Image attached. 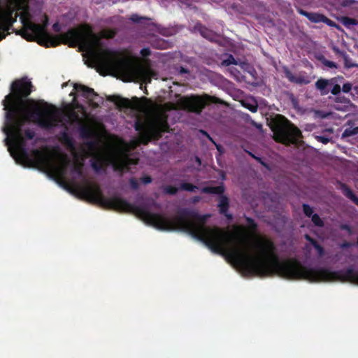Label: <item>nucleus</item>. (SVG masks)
Here are the masks:
<instances>
[{
  "label": "nucleus",
  "instance_id": "f257e3e1",
  "mask_svg": "<svg viewBox=\"0 0 358 358\" xmlns=\"http://www.w3.org/2000/svg\"><path fill=\"white\" fill-rule=\"evenodd\" d=\"M31 82L27 78L15 80L11 84V93L6 95L2 103L6 112V126L3 131L12 141L15 150L20 157L31 162L34 166H41L52 171L58 176H63L70 160L66 156L61 157V164L54 163L53 157L38 149L31 151V157L24 148L22 127L27 122H33L43 129H50L57 122V109L45 102L42 106L31 99H26L32 92ZM25 138L31 140L35 132L30 129L24 131Z\"/></svg>",
  "mask_w": 358,
  "mask_h": 358
},
{
  "label": "nucleus",
  "instance_id": "f03ea898",
  "mask_svg": "<svg viewBox=\"0 0 358 358\" xmlns=\"http://www.w3.org/2000/svg\"><path fill=\"white\" fill-rule=\"evenodd\" d=\"M259 255L248 252V276L265 278L278 275L288 280H306L313 282L341 281L358 285V271L353 268L332 271L325 268H309L296 258L279 260L274 253V243L260 239L256 244Z\"/></svg>",
  "mask_w": 358,
  "mask_h": 358
},
{
  "label": "nucleus",
  "instance_id": "7ed1b4c3",
  "mask_svg": "<svg viewBox=\"0 0 358 358\" xmlns=\"http://www.w3.org/2000/svg\"><path fill=\"white\" fill-rule=\"evenodd\" d=\"M62 38L78 44L90 52L92 59L101 69L121 73H129L140 80L151 82L152 71L141 66H134L120 52L100 47V37L87 24L78 29H70Z\"/></svg>",
  "mask_w": 358,
  "mask_h": 358
},
{
  "label": "nucleus",
  "instance_id": "20e7f679",
  "mask_svg": "<svg viewBox=\"0 0 358 358\" xmlns=\"http://www.w3.org/2000/svg\"><path fill=\"white\" fill-rule=\"evenodd\" d=\"M23 29L21 31L22 36L28 41H35L38 38V43L46 48L56 47L61 43L62 38L54 36L47 32L48 25V17L44 15V21L42 24L32 22L31 21L21 18Z\"/></svg>",
  "mask_w": 358,
  "mask_h": 358
},
{
  "label": "nucleus",
  "instance_id": "39448f33",
  "mask_svg": "<svg viewBox=\"0 0 358 358\" xmlns=\"http://www.w3.org/2000/svg\"><path fill=\"white\" fill-rule=\"evenodd\" d=\"M271 128L275 141L285 145L296 144L302 136L300 129L280 115L273 121Z\"/></svg>",
  "mask_w": 358,
  "mask_h": 358
},
{
  "label": "nucleus",
  "instance_id": "423d86ee",
  "mask_svg": "<svg viewBox=\"0 0 358 358\" xmlns=\"http://www.w3.org/2000/svg\"><path fill=\"white\" fill-rule=\"evenodd\" d=\"M134 129L136 131L143 133V135L148 139L147 141L151 138L158 140L162 138L164 133L169 131L167 115L162 113H156L148 125L138 118L134 123Z\"/></svg>",
  "mask_w": 358,
  "mask_h": 358
},
{
  "label": "nucleus",
  "instance_id": "0eeeda50",
  "mask_svg": "<svg viewBox=\"0 0 358 358\" xmlns=\"http://www.w3.org/2000/svg\"><path fill=\"white\" fill-rule=\"evenodd\" d=\"M215 103H220L217 98L208 94L191 95L180 99V104L182 109L199 115L206 106Z\"/></svg>",
  "mask_w": 358,
  "mask_h": 358
},
{
  "label": "nucleus",
  "instance_id": "6e6552de",
  "mask_svg": "<svg viewBox=\"0 0 358 358\" xmlns=\"http://www.w3.org/2000/svg\"><path fill=\"white\" fill-rule=\"evenodd\" d=\"M18 0H9L5 6H0V41L6 38L17 20L16 5Z\"/></svg>",
  "mask_w": 358,
  "mask_h": 358
},
{
  "label": "nucleus",
  "instance_id": "1a4fd4ad",
  "mask_svg": "<svg viewBox=\"0 0 358 358\" xmlns=\"http://www.w3.org/2000/svg\"><path fill=\"white\" fill-rule=\"evenodd\" d=\"M201 192L205 194L220 195L219 203L217 205L220 213L224 215L228 220L232 219L231 214L228 213L229 201V199L225 195H223L224 192V187L223 185L216 187H203L201 189Z\"/></svg>",
  "mask_w": 358,
  "mask_h": 358
},
{
  "label": "nucleus",
  "instance_id": "9d476101",
  "mask_svg": "<svg viewBox=\"0 0 358 358\" xmlns=\"http://www.w3.org/2000/svg\"><path fill=\"white\" fill-rule=\"evenodd\" d=\"M73 88L77 93H80L83 97L87 99L89 104L92 108H98L100 103H103L102 97L99 96L94 89L78 83L74 84Z\"/></svg>",
  "mask_w": 358,
  "mask_h": 358
},
{
  "label": "nucleus",
  "instance_id": "9b49d317",
  "mask_svg": "<svg viewBox=\"0 0 358 358\" xmlns=\"http://www.w3.org/2000/svg\"><path fill=\"white\" fill-rule=\"evenodd\" d=\"M315 85L316 89L320 91V94L322 96L329 94V87L333 86L332 89L331 90V92L334 95H338L340 94L341 90L340 85L336 83V78L329 80L320 78L316 81Z\"/></svg>",
  "mask_w": 358,
  "mask_h": 358
},
{
  "label": "nucleus",
  "instance_id": "f8f14e48",
  "mask_svg": "<svg viewBox=\"0 0 358 358\" xmlns=\"http://www.w3.org/2000/svg\"><path fill=\"white\" fill-rule=\"evenodd\" d=\"M107 99L109 101L113 102L120 110L122 109L137 110L139 106V99L136 96L133 97L131 101L127 98H122L117 95L109 96L107 97Z\"/></svg>",
  "mask_w": 358,
  "mask_h": 358
},
{
  "label": "nucleus",
  "instance_id": "ddd939ff",
  "mask_svg": "<svg viewBox=\"0 0 358 358\" xmlns=\"http://www.w3.org/2000/svg\"><path fill=\"white\" fill-rule=\"evenodd\" d=\"M282 71L285 74V76L288 79V80L292 83L298 84V85H307L310 83V80L308 76H306V73L303 74H299L298 76H294L292 71L289 69L287 66H282Z\"/></svg>",
  "mask_w": 358,
  "mask_h": 358
},
{
  "label": "nucleus",
  "instance_id": "4468645a",
  "mask_svg": "<svg viewBox=\"0 0 358 358\" xmlns=\"http://www.w3.org/2000/svg\"><path fill=\"white\" fill-rule=\"evenodd\" d=\"M131 159L128 156H124L117 159L113 164L114 170L120 172L128 171L131 164Z\"/></svg>",
  "mask_w": 358,
  "mask_h": 358
},
{
  "label": "nucleus",
  "instance_id": "2eb2a0df",
  "mask_svg": "<svg viewBox=\"0 0 358 358\" xmlns=\"http://www.w3.org/2000/svg\"><path fill=\"white\" fill-rule=\"evenodd\" d=\"M297 12L300 15L307 17L311 22L319 23L322 22L323 20L324 15L320 13L308 12L300 8H297Z\"/></svg>",
  "mask_w": 358,
  "mask_h": 358
},
{
  "label": "nucleus",
  "instance_id": "dca6fc26",
  "mask_svg": "<svg viewBox=\"0 0 358 358\" xmlns=\"http://www.w3.org/2000/svg\"><path fill=\"white\" fill-rule=\"evenodd\" d=\"M59 139V141L66 148L69 149H74V141L72 137H71L66 131L60 132Z\"/></svg>",
  "mask_w": 358,
  "mask_h": 358
},
{
  "label": "nucleus",
  "instance_id": "f3484780",
  "mask_svg": "<svg viewBox=\"0 0 358 358\" xmlns=\"http://www.w3.org/2000/svg\"><path fill=\"white\" fill-rule=\"evenodd\" d=\"M341 189L343 194L350 199L354 203L358 206V197L354 194L352 190L345 184H341Z\"/></svg>",
  "mask_w": 358,
  "mask_h": 358
},
{
  "label": "nucleus",
  "instance_id": "a211bd4d",
  "mask_svg": "<svg viewBox=\"0 0 358 358\" xmlns=\"http://www.w3.org/2000/svg\"><path fill=\"white\" fill-rule=\"evenodd\" d=\"M195 27L198 29L203 37L210 41L213 40L214 37V33L211 30L208 29L201 24H197Z\"/></svg>",
  "mask_w": 358,
  "mask_h": 358
},
{
  "label": "nucleus",
  "instance_id": "6ab92c4d",
  "mask_svg": "<svg viewBox=\"0 0 358 358\" xmlns=\"http://www.w3.org/2000/svg\"><path fill=\"white\" fill-rule=\"evenodd\" d=\"M80 136L83 139H90L92 137V131L87 126H81L79 129Z\"/></svg>",
  "mask_w": 358,
  "mask_h": 358
},
{
  "label": "nucleus",
  "instance_id": "aec40b11",
  "mask_svg": "<svg viewBox=\"0 0 358 358\" xmlns=\"http://www.w3.org/2000/svg\"><path fill=\"white\" fill-rule=\"evenodd\" d=\"M116 34L117 31L114 29H103L100 32L101 37L106 39H112L116 36Z\"/></svg>",
  "mask_w": 358,
  "mask_h": 358
},
{
  "label": "nucleus",
  "instance_id": "412c9836",
  "mask_svg": "<svg viewBox=\"0 0 358 358\" xmlns=\"http://www.w3.org/2000/svg\"><path fill=\"white\" fill-rule=\"evenodd\" d=\"M179 189L180 190L192 192H194L196 189H197L198 187L192 183L184 182L180 183Z\"/></svg>",
  "mask_w": 358,
  "mask_h": 358
},
{
  "label": "nucleus",
  "instance_id": "4be33fe9",
  "mask_svg": "<svg viewBox=\"0 0 358 358\" xmlns=\"http://www.w3.org/2000/svg\"><path fill=\"white\" fill-rule=\"evenodd\" d=\"M358 134V127L346 128L342 134V138H347Z\"/></svg>",
  "mask_w": 358,
  "mask_h": 358
},
{
  "label": "nucleus",
  "instance_id": "5701e85b",
  "mask_svg": "<svg viewBox=\"0 0 358 358\" xmlns=\"http://www.w3.org/2000/svg\"><path fill=\"white\" fill-rule=\"evenodd\" d=\"M91 166L96 172H99L103 169V160L101 158H97L92 162Z\"/></svg>",
  "mask_w": 358,
  "mask_h": 358
},
{
  "label": "nucleus",
  "instance_id": "b1692460",
  "mask_svg": "<svg viewBox=\"0 0 358 358\" xmlns=\"http://www.w3.org/2000/svg\"><path fill=\"white\" fill-rule=\"evenodd\" d=\"M129 20L134 23L141 24V23H143L144 21L150 20V18L147 17H141L137 14H132L131 15V17H129Z\"/></svg>",
  "mask_w": 358,
  "mask_h": 358
},
{
  "label": "nucleus",
  "instance_id": "393cba45",
  "mask_svg": "<svg viewBox=\"0 0 358 358\" xmlns=\"http://www.w3.org/2000/svg\"><path fill=\"white\" fill-rule=\"evenodd\" d=\"M342 23L345 27H349L350 25H357L358 20L355 18L350 17H343Z\"/></svg>",
  "mask_w": 358,
  "mask_h": 358
},
{
  "label": "nucleus",
  "instance_id": "a878e982",
  "mask_svg": "<svg viewBox=\"0 0 358 358\" xmlns=\"http://www.w3.org/2000/svg\"><path fill=\"white\" fill-rule=\"evenodd\" d=\"M71 171H72V173H74L77 174V176L79 178L83 177V164H77V163L74 164L73 167H72Z\"/></svg>",
  "mask_w": 358,
  "mask_h": 358
},
{
  "label": "nucleus",
  "instance_id": "bb28decb",
  "mask_svg": "<svg viewBox=\"0 0 358 358\" xmlns=\"http://www.w3.org/2000/svg\"><path fill=\"white\" fill-rule=\"evenodd\" d=\"M180 189L172 185H167L164 187V192L165 194H169V195H175L178 193V190Z\"/></svg>",
  "mask_w": 358,
  "mask_h": 358
},
{
  "label": "nucleus",
  "instance_id": "cd10ccee",
  "mask_svg": "<svg viewBox=\"0 0 358 358\" xmlns=\"http://www.w3.org/2000/svg\"><path fill=\"white\" fill-rule=\"evenodd\" d=\"M311 218H312V222H313V224L317 226V227H322L324 226V222L323 220L320 218V217L319 216V215L315 213L313 214L312 216H311Z\"/></svg>",
  "mask_w": 358,
  "mask_h": 358
},
{
  "label": "nucleus",
  "instance_id": "c85d7f7f",
  "mask_svg": "<svg viewBox=\"0 0 358 358\" xmlns=\"http://www.w3.org/2000/svg\"><path fill=\"white\" fill-rule=\"evenodd\" d=\"M302 207L303 213L306 217H310L313 215V208L308 204L303 203Z\"/></svg>",
  "mask_w": 358,
  "mask_h": 358
},
{
  "label": "nucleus",
  "instance_id": "c756f323",
  "mask_svg": "<svg viewBox=\"0 0 358 358\" xmlns=\"http://www.w3.org/2000/svg\"><path fill=\"white\" fill-rule=\"evenodd\" d=\"M245 220H246V222L248 225V227L252 230V231H256L257 229V223L255 222V220L251 218V217H245Z\"/></svg>",
  "mask_w": 358,
  "mask_h": 358
},
{
  "label": "nucleus",
  "instance_id": "7c9ffc66",
  "mask_svg": "<svg viewBox=\"0 0 358 358\" xmlns=\"http://www.w3.org/2000/svg\"><path fill=\"white\" fill-rule=\"evenodd\" d=\"M322 22L325 23L326 24H327L328 26H329L331 27H335L336 29H339L340 28V26L338 24H336L334 21L329 19L325 15H324L323 20H322Z\"/></svg>",
  "mask_w": 358,
  "mask_h": 358
},
{
  "label": "nucleus",
  "instance_id": "2f4dec72",
  "mask_svg": "<svg viewBox=\"0 0 358 358\" xmlns=\"http://www.w3.org/2000/svg\"><path fill=\"white\" fill-rule=\"evenodd\" d=\"M223 64L229 66L230 64H237V62L232 55H229L228 58L223 61Z\"/></svg>",
  "mask_w": 358,
  "mask_h": 358
},
{
  "label": "nucleus",
  "instance_id": "473e14b6",
  "mask_svg": "<svg viewBox=\"0 0 358 358\" xmlns=\"http://www.w3.org/2000/svg\"><path fill=\"white\" fill-rule=\"evenodd\" d=\"M335 101L337 103H341L347 105L350 103V100L348 98L345 97L344 96H340L336 97Z\"/></svg>",
  "mask_w": 358,
  "mask_h": 358
},
{
  "label": "nucleus",
  "instance_id": "72a5a7b5",
  "mask_svg": "<svg viewBox=\"0 0 358 358\" xmlns=\"http://www.w3.org/2000/svg\"><path fill=\"white\" fill-rule=\"evenodd\" d=\"M129 184H130L131 188L134 190H136L139 187V184L138 182V180L135 178H131L129 179Z\"/></svg>",
  "mask_w": 358,
  "mask_h": 358
},
{
  "label": "nucleus",
  "instance_id": "f704fd0d",
  "mask_svg": "<svg viewBox=\"0 0 358 358\" xmlns=\"http://www.w3.org/2000/svg\"><path fill=\"white\" fill-rule=\"evenodd\" d=\"M314 248L317 250V254L320 257H322L324 255V250L322 245L317 242L313 245Z\"/></svg>",
  "mask_w": 358,
  "mask_h": 358
},
{
  "label": "nucleus",
  "instance_id": "c9c22d12",
  "mask_svg": "<svg viewBox=\"0 0 358 358\" xmlns=\"http://www.w3.org/2000/svg\"><path fill=\"white\" fill-rule=\"evenodd\" d=\"M340 229L341 230H345L348 232V235H352L353 234V231L352 227L348 224H342L340 225Z\"/></svg>",
  "mask_w": 358,
  "mask_h": 358
},
{
  "label": "nucleus",
  "instance_id": "e433bc0d",
  "mask_svg": "<svg viewBox=\"0 0 358 358\" xmlns=\"http://www.w3.org/2000/svg\"><path fill=\"white\" fill-rule=\"evenodd\" d=\"M201 132L206 136L208 139H209L213 144L215 145L217 149L220 151L222 146L220 144H216V143L213 141V139L210 137V136L204 130H201Z\"/></svg>",
  "mask_w": 358,
  "mask_h": 358
},
{
  "label": "nucleus",
  "instance_id": "4c0bfd02",
  "mask_svg": "<svg viewBox=\"0 0 358 358\" xmlns=\"http://www.w3.org/2000/svg\"><path fill=\"white\" fill-rule=\"evenodd\" d=\"M140 53L143 57H147L151 55V50L149 48H144L141 50Z\"/></svg>",
  "mask_w": 358,
  "mask_h": 358
},
{
  "label": "nucleus",
  "instance_id": "58836bf2",
  "mask_svg": "<svg viewBox=\"0 0 358 358\" xmlns=\"http://www.w3.org/2000/svg\"><path fill=\"white\" fill-rule=\"evenodd\" d=\"M352 84L350 83H344L342 87V91L345 93H348L352 89Z\"/></svg>",
  "mask_w": 358,
  "mask_h": 358
},
{
  "label": "nucleus",
  "instance_id": "ea45409f",
  "mask_svg": "<svg viewBox=\"0 0 358 358\" xmlns=\"http://www.w3.org/2000/svg\"><path fill=\"white\" fill-rule=\"evenodd\" d=\"M323 64L324 66H327V67H329V68H336L337 66H336V64L332 61H329V60H324L323 62Z\"/></svg>",
  "mask_w": 358,
  "mask_h": 358
},
{
  "label": "nucleus",
  "instance_id": "a19ab883",
  "mask_svg": "<svg viewBox=\"0 0 358 358\" xmlns=\"http://www.w3.org/2000/svg\"><path fill=\"white\" fill-rule=\"evenodd\" d=\"M255 159L264 167L266 168L267 169H270L268 164L266 163L261 157L257 156Z\"/></svg>",
  "mask_w": 358,
  "mask_h": 358
},
{
  "label": "nucleus",
  "instance_id": "79ce46f5",
  "mask_svg": "<svg viewBox=\"0 0 358 358\" xmlns=\"http://www.w3.org/2000/svg\"><path fill=\"white\" fill-rule=\"evenodd\" d=\"M304 238L306 241H308L313 246L317 243V241L315 239H314L313 238H312L310 235L308 234H305L304 235Z\"/></svg>",
  "mask_w": 358,
  "mask_h": 358
},
{
  "label": "nucleus",
  "instance_id": "37998d69",
  "mask_svg": "<svg viewBox=\"0 0 358 358\" xmlns=\"http://www.w3.org/2000/svg\"><path fill=\"white\" fill-rule=\"evenodd\" d=\"M141 180L144 184H149V183L152 182V178L150 176H146L142 177L141 178Z\"/></svg>",
  "mask_w": 358,
  "mask_h": 358
},
{
  "label": "nucleus",
  "instance_id": "c03bdc74",
  "mask_svg": "<svg viewBox=\"0 0 358 358\" xmlns=\"http://www.w3.org/2000/svg\"><path fill=\"white\" fill-rule=\"evenodd\" d=\"M345 66L346 68L350 69V68H352V67L357 66V65L355 64H352V63L348 62V60L347 57H345Z\"/></svg>",
  "mask_w": 358,
  "mask_h": 358
},
{
  "label": "nucleus",
  "instance_id": "a18cd8bd",
  "mask_svg": "<svg viewBox=\"0 0 358 358\" xmlns=\"http://www.w3.org/2000/svg\"><path fill=\"white\" fill-rule=\"evenodd\" d=\"M52 29L55 32H57V33L60 32V31H61V26L59 24V22H55V23L53 24Z\"/></svg>",
  "mask_w": 358,
  "mask_h": 358
},
{
  "label": "nucleus",
  "instance_id": "49530a36",
  "mask_svg": "<svg viewBox=\"0 0 358 358\" xmlns=\"http://www.w3.org/2000/svg\"><path fill=\"white\" fill-rule=\"evenodd\" d=\"M352 245V244L350 242L348 241H344L341 245V248L343 249H347L350 248Z\"/></svg>",
  "mask_w": 358,
  "mask_h": 358
},
{
  "label": "nucleus",
  "instance_id": "de8ad7c7",
  "mask_svg": "<svg viewBox=\"0 0 358 358\" xmlns=\"http://www.w3.org/2000/svg\"><path fill=\"white\" fill-rule=\"evenodd\" d=\"M317 140L324 144H327L329 141V138L324 136H317Z\"/></svg>",
  "mask_w": 358,
  "mask_h": 358
},
{
  "label": "nucleus",
  "instance_id": "09e8293b",
  "mask_svg": "<svg viewBox=\"0 0 358 358\" xmlns=\"http://www.w3.org/2000/svg\"><path fill=\"white\" fill-rule=\"evenodd\" d=\"M248 109L252 112V113H255L257 110V106H253V105H251L250 106V107H248Z\"/></svg>",
  "mask_w": 358,
  "mask_h": 358
},
{
  "label": "nucleus",
  "instance_id": "8fccbe9b",
  "mask_svg": "<svg viewBox=\"0 0 358 358\" xmlns=\"http://www.w3.org/2000/svg\"><path fill=\"white\" fill-rule=\"evenodd\" d=\"M246 241H247V239L245 237L239 238V242H240L241 245H245Z\"/></svg>",
  "mask_w": 358,
  "mask_h": 358
},
{
  "label": "nucleus",
  "instance_id": "3c124183",
  "mask_svg": "<svg viewBox=\"0 0 358 358\" xmlns=\"http://www.w3.org/2000/svg\"><path fill=\"white\" fill-rule=\"evenodd\" d=\"M244 151L248 153L250 157H252L253 159H255V157H257V156L255 155H254L252 152L247 150H244Z\"/></svg>",
  "mask_w": 358,
  "mask_h": 358
},
{
  "label": "nucleus",
  "instance_id": "603ef678",
  "mask_svg": "<svg viewBox=\"0 0 358 358\" xmlns=\"http://www.w3.org/2000/svg\"><path fill=\"white\" fill-rule=\"evenodd\" d=\"M200 200H201V197L199 196H196L193 199V202L194 203L199 202Z\"/></svg>",
  "mask_w": 358,
  "mask_h": 358
},
{
  "label": "nucleus",
  "instance_id": "864d4df0",
  "mask_svg": "<svg viewBox=\"0 0 358 358\" xmlns=\"http://www.w3.org/2000/svg\"><path fill=\"white\" fill-rule=\"evenodd\" d=\"M180 72L182 73H188V70L183 67H181Z\"/></svg>",
  "mask_w": 358,
  "mask_h": 358
},
{
  "label": "nucleus",
  "instance_id": "5fc2aeb1",
  "mask_svg": "<svg viewBox=\"0 0 358 358\" xmlns=\"http://www.w3.org/2000/svg\"><path fill=\"white\" fill-rule=\"evenodd\" d=\"M89 145L90 146H93V145H94V143L91 141V142L89 143Z\"/></svg>",
  "mask_w": 358,
  "mask_h": 358
},
{
  "label": "nucleus",
  "instance_id": "6e6d98bb",
  "mask_svg": "<svg viewBox=\"0 0 358 358\" xmlns=\"http://www.w3.org/2000/svg\"><path fill=\"white\" fill-rule=\"evenodd\" d=\"M351 123H352V122H351V121H348V125H350V124H351Z\"/></svg>",
  "mask_w": 358,
  "mask_h": 358
},
{
  "label": "nucleus",
  "instance_id": "4d7b16f0",
  "mask_svg": "<svg viewBox=\"0 0 358 358\" xmlns=\"http://www.w3.org/2000/svg\"><path fill=\"white\" fill-rule=\"evenodd\" d=\"M196 161L200 162V159L199 157H196Z\"/></svg>",
  "mask_w": 358,
  "mask_h": 358
},
{
  "label": "nucleus",
  "instance_id": "13d9d810",
  "mask_svg": "<svg viewBox=\"0 0 358 358\" xmlns=\"http://www.w3.org/2000/svg\"><path fill=\"white\" fill-rule=\"evenodd\" d=\"M357 245H358V238H357Z\"/></svg>",
  "mask_w": 358,
  "mask_h": 358
},
{
  "label": "nucleus",
  "instance_id": "bf43d9fd",
  "mask_svg": "<svg viewBox=\"0 0 358 358\" xmlns=\"http://www.w3.org/2000/svg\"><path fill=\"white\" fill-rule=\"evenodd\" d=\"M357 172H358V169H357Z\"/></svg>",
  "mask_w": 358,
  "mask_h": 358
}]
</instances>
